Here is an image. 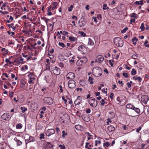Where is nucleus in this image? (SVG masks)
Instances as JSON below:
<instances>
[{
  "mask_svg": "<svg viewBox=\"0 0 149 149\" xmlns=\"http://www.w3.org/2000/svg\"><path fill=\"white\" fill-rule=\"evenodd\" d=\"M126 108L127 109H131L132 110L129 113V116H135L136 115L134 114L135 112L138 113L140 112L139 109L135 107L134 105L130 104H127V105Z\"/></svg>",
  "mask_w": 149,
  "mask_h": 149,
  "instance_id": "obj_1",
  "label": "nucleus"
},
{
  "mask_svg": "<svg viewBox=\"0 0 149 149\" xmlns=\"http://www.w3.org/2000/svg\"><path fill=\"white\" fill-rule=\"evenodd\" d=\"M92 72L95 76L99 77L102 75V71L100 68L96 67L93 68Z\"/></svg>",
  "mask_w": 149,
  "mask_h": 149,
  "instance_id": "obj_2",
  "label": "nucleus"
},
{
  "mask_svg": "<svg viewBox=\"0 0 149 149\" xmlns=\"http://www.w3.org/2000/svg\"><path fill=\"white\" fill-rule=\"evenodd\" d=\"M113 42L117 46L122 47L123 45V40L119 37H116L113 39Z\"/></svg>",
  "mask_w": 149,
  "mask_h": 149,
  "instance_id": "obj_3",
  "label": "nucleus"
},
{
  "mask_svg": "<svg viewBox=\"0 0 149 149\" xmlns=\"http://www.w3.org/2000/svg\"><path fill=\"white\" fill-rule=\"evenodd\" d=\"M88 102L90 105L93 107H96L97 104V101L95 100V98H93L88 100Z\"/></svg>",
  "mask_w": 149,
  "mask_h": 149,
  "instance_id": "obj_4",
  "label": "nucleus"
},
{
  "mask_svg": "<svg viewBox=\"0 0 149 149\" xmlns=\"http://www.w3.org/2000/svg\"><path fill=\"white\" fill-rule=\"evenodd\" d=\"M44 102L46 104H51L53 102V99L51 97H45L43 100Z\"/></svg>",
  "mask_w": 149,
  "mask_h": 149,
  "instance_id": "obj_5",
  "label": "nucleus"
},
{
  "mask_svg": "<svg viewBox=\"0 0 149 149\" xmlns=\"http://www.w3.org/2000/svg\"><path fill=\"white\" fill-rule=\"evenodd\" d=\"M78 49L79 51L81 52L82 54H85L87 51L86 48L84 45H80L78 47Z\"/></svg>",
  "mask_w": 149,
  "mask_h": 149,
  "instance_id": "obj_6",
  "label": "nucleus"
},
{
  "mask_svg": "<svg viewBox=\"0 0 149 149\" xmlns=\"http://www.w3.org/2000/svg\"><path fill=\"white\" fill-rule=\"evenodd\" d=\"M68 84L69 88H74L76 86L75 82L73 80H69L68 82Z\"/></svg>",
  "mask_w": 149,
  "mask_h": 149,
  "instance_id": "obj_7",
  "label": "nucleus"
},
{
  "mask_svg": "<svg viewBox=\"0 0 149 149\" xmlns=\"http://www.w3.org/2000/svg\"><path fill=\"white\" fill-rule=\"evenodd\" d=\"M55 133V131L53 129H47L45 132V134L46 135L49 136L51 135L54 134Z\"/></svg>",
  "mask_w": 149,
  "mask_h": 149,
  "instance_id": "obj_8",
  "label": "nucleus"
},
{
  "mask_svg": "<svg viewBox=\"0 0 149 149\" xmlns=\"http://www.w3.org/2000/svg\"><path fill=\"white\" fill-rule=\"evenodd\" d=\"M141 100L144 103L146 104L148 100V96L146 95H142L141 97Z\"/></svg>",
  "mask_w": 149,
  "mask_h": 149,
  "instance_id": "obj_9",
  "label": "nucleus"
},
{
  "mask_svg": "<svg viewBox=\"0 0 149 149\" xmlns=\"http://www.w3.org/2000/svg\"><path fill=\"white\" fill-rule=\"evenodd\" d=\"M75 77L74 74L72 72H69L66 75V78L67 79L72 80Z\"/></svg>",
  "mask_w": 149,
  "mask_h": 149,
  "instance_id": "obj_10",
  "label": "nucleus"
},
{
  "mask_svg": "<svg viewBox=\"0 0 149 149\" xmlns=\"http://www.w3.org/2000/svg\"><path fill=\"white\" fill-rule=\"evenodd\" d=\"M103 56L102 55H99L97 56V59L95 60V62L99 63H101L104 60Z\"/></svg>",
  "mask_w": 149,
  "mask_h": 149,
  "instance_id": "obj_11",
  "label": "nucleus"
},
{
  "mask_svg": "<svg viewBox=\"0 0 149 149\" xmlns=\"http://www.w3.org/2000/svg\"><path fill=\"white\" fill-rule=\"evenodd\" d=\"M52 71L56 75H59L60 73V68L56 67L53 68Z\"/></svg>",
  "mask_w": 149,
  "mask_h": 149,
  "instance_id": "obj_12",
  "label": "nucleus"
},
{
  "mask_svg": "<svg viewBox=\"0 0 149 149\" xmlns=\"http://www.w3.org/2000/svg\"><path fill=\"white\" fill-rule=\"evenodd\" d=\"M118 102V103L121 105H123L125 104V100L124 99H120V97H117L116 98Z\"/></svg>",
  "mask_w": 149,
  "mask_h": 149,
  "instance_id": "obj_13",
  "label": "nucleus"
},
{
  "mask_svg": "<svg viewBox=\"0 0 149 149\" xmlns=\"http://www.w3.org/2000/svg\"><path fill=\"white\" fill-rule=\"evenodd\" d=\"M44 148L45 149H53V145L50 142H47Z\"/></svg>",
  "mask_w": 149,
  "mask_h": 149,
  "instance_id": "obj_14",
  "label": "nucleus"
},
{
  "mask_svg": "<svg viewBox=\"0 0 149 149\" xmlns=\"http://www.w3.org/2000/svg\"><path fill=\"white\" fill-rule=\"evenodd\" d=\"M82 102V98L79 96L77 97V99L74 101V103L75 104L79 105Z\"/></svg>",
  "mask_w": 149,
  "mask_h": 149,
  "instance_id": "obj_15",
  "label": "nucleus"
},
{
  "mask_svg": "<svg viewBox=\"0 0 149 149\" xmlns=\"http://www.w3.org/2000/svg\"><path fill=\"white\" fill-rule=\"evenodd\" d=\"M107 130L109 132L113 133L114 132L115 128L113 125H111L108 126Z\"/></svg>",
  "mask_w": 149,
  "mask_h": 149,
  "instance_id": "obj_16",
  "label": "nucleus"
},
{
  "mask_svg": "<svg viewBox=\"0 0 149 149\" xmlns=\"http://www.w3.org/2000/svg\"><path fill=\"white\" fill-rule=\"evenodd\" d=\"M10 115L8 113H4L1 116V118L3 120H6L8 118H9Z\"/></svg>",
  "mask_w": 149,
  "mask_h": 149,
  "instance_id": "obj_17",
  "label": "nucleus"
},
{
  "mask_svg": "<svg viewBox=\"0 0 149 149\" xmlns=\"http://www.w3.org/2000/svg\"><path fill=\"white\" fill-rule=\"evenodd\" d=\"M33 137L31 136H30L28 139L26 140V144L29 142H33Z\"/></svg>",
  "mask_w": 149,
  "mask_h": 149,
  "instance_id": "obj_18",
  "label": "nucleus"
},
{
  "mask_svg": "<svg viewBox=\"0 0 149 149\" xmlns=\"http://www.w3.org/2000/svg\"><path fill=\"white\" fill-rule=\"evenodd\" d=\"M14 24L13 23L7 24V26L9 27V28H12L13 31L15 30L16 29V25L15 26H14Z\"/></svg>",
  "mask_w": 149,
  "mask_h": 149,
  "instance_id": "obj_19",
  "label": "nucleus"
},
{
  "mask_svg": "<svg viewBox=\"0 0 149 149\" xmlns=\"http://www.w3.org/2000/svg\"><path fill=\"white\" fill-rule=\"evenodd\" d=\"M52 8V6H49L48 8V9H47V15H52V13L51 12V8Z\"/></svg>",
  "mask_w": 149,
  "mask_h": 149,
  "instance_id": "obj_20",
  "label": "nucleus"
},
{
  "mask_svg": "<svg viewBox=\"0 0 149 149\" xmlns=\"http://www.w3.org/2000/svg\"><path fill=\"white\" fill-rule=\"evenodd\" d=\"M35 78L34 77H33L32 78H31L29 79V80L28 81V83L29 84H32L34 83V81L35 80Z\"/></svg>",
  "mask_w": 149,
  "mask_h": 149,
  "instance_id": "obj_21",
  "label": "nucleus"
},
{
  "mask_svg": "<svg viewBox=\"0 0 149 149\" xmlns=\"http://www.w3.org/2000/svg\"><path fill=\"white\" fill-rule=\"evenodd\" d=\"M75 128L78 130H81L83 129V127L79 125H75Z\"/></svg>",
  "mask_w": 149,
  "mask_h": 149,
  "instance_id": "obj_22",
  "label": "nucleus"
},
{
  "mask_svg": "<svg viewBox=\"0 0 149 149\" xmlns=\"http://www.w3.org/2000/svg\"><path fill=\"white\" fill-rule=\"evenodd\" d=\"M14 63H15V65L17 66L19 65L21 63V62L18 59H15L14 60Z\"/></svg>",
  "mask_w": 149,
  "mask_h": 149,
  "instance_id": "obj_23",
  "label": "nucleus"
},
{
  "mask_svg": "<svg viewBox=\"0 0 149 149\" xmlns=\"http://www.w3.org/2000/svg\"><path fill=\"white\" fill-rule=\"evenodd\" d=\"M133 79L135 80H138L139 82H141L142 80V79L140 77H136V76H134L133 77Z\"/></svg>",
  "mask_w": 149,
  "mask_h": 149,
  "instance_id": "obj_24",
  "label": "nucleus"
},
{
  "mask_svg": "<svg viewBox=\"0 0 149 149\" xmlns=\"http://www.w3.org/2000/svg\"><path fill=\"white\" fill-rule=\"evenodd\" d=\"M94 42L92 40L91 38H89L88 39V45L93 46L94 45Z\"/></svg>",
  "mask_w": 149,
  "mask_h": 149,
  "instance_id": "obj_25",
  "label": "nucleus"
},
{
  "mask_svg": "<svg viewBox=\"0 0 149 149\" xmlns=\"http://www.w3.org/2000/svg\"><path fill=\"white\" fill-rule=\"evenodd\" d=\"M143 1L141 0L140 1H136L134 2L135 4L136 5H142L143 4Z\"/></svg>",
  "mask_w": 149,
  "mask_h": 149,
  "instance_id": "obj_26",
  "label": "nucleus"
},
{
  "mask_svg": "<svg viewBox=\"0 0 149 149\" xmlns=\"http://www.w3.org/2000/svg\"><path fill=\"white\" fill-rule=\"evenodd\" d=\"M14 140L17 142L18 146H20L22 144V142L19 140L17 139L16 138H15Z\"/></svg>",
  "mask_w": 149,
  "mask_h": 149,
  "instance_id": "obj_27",
  "label": "nucleus"
},
{
  "mask_svg": "<svg viewBox=\"0 0 149 149\" xmlns=\"http://www.w3.org/2000/svg\"><path fill=\"white\" fill-rule=\"evenodd\" d=\"M22 125L21 123H19L16 125V128L18 129H21L22 127Z\"/></svg>",
  "mask_w": 149,
  "mask_h": 149,
  "instance_id": "obj_28",
  "label": "nucleus"
},
{
  "mask_svg": "<svg viewBox=\"0 0 149 149\" xmlns=\"http://www.w3.org/2000/svg\"><path fill=\"white\" fill-rule=\"evenodd\" d=\"M20 109L21 110L22 112L23 113L25 112L27 110V109L26 108L23 107H20Z\"/></svg>",
  "mask_w": 149,
  "mask_h": 149,
  "instance_id": "obj_29",
  "label": "nucleus"
},
{
  "mask_svg": "<svg viewBox=\"0 0 149 149\" xmlns=\"http://www.w3.org/2000/svg\"><path fill=\"white\" fill-rule=\"evenodd\" d=\"M69 39L71 41H74L76 40L77 39V38L74 37H69Z\"/></svg>",
  "mask_w": 149,
  "mask_h": 149,
  "instance_id": "obj_30",
  "label": "nucleus"
},
{
  "mask_svg": "<svg viewBox=\"0 0 149 149\" xmlns=\"http://www.w3.org/2000/svg\"><path fill=\"white\" fill-rule=\"evenodd\" d=\"M84 61L81 60H78L77 62V64L79 65H82Z\"/></svg>",
  "mask_w": 149,
  "mask_h": 149,
  "instance_id": "obj_31",
  "label": "nucleus"
},
{
  "mask_svg": "<svg viewBox=\"0 0 149 149\" xmlns=\"http://www.w3.org/2000/svg\"><path fill=\"white\" fill-rule=\"evenodd\" d=\"M136 73V71L134 68H133L131 71V74L132 75H135Z\"/></svg>",
  "mask_w": 149,
  "mask_h": 149,
  "instance_id": "obj_32",
  "label": "nucleus"
},
{
  "mask_svg": "<svg viewBox=\"0 0 149 149\" xmlns=\"http://www.w3.org/2000/svg\"><path fill=\"white\" fill-rule=\"evenodd\" d=\"M144 23H141V26H140V29H141L142 31H144Z\"/></svg>",
  "mask_w": 149,
  "mask_h": 149,
  "instance_id": "obj_33",
  "label": "nucleus"
},
{
  "mask_svg": "<svg viewBox=\"0 0 149 149\" xmlns=\"http://www.w3.org/2000/svg\"><path fill=\"white\" fill-rule=\"evenodd\" d=\"M73 6L72 5H71L70 6H69L68 7V10L69 11V12H71V11L72 9H73Z\"/></svg>",
  "mask_w": 149,
  "mask_h": 149,
  "instance_id": "obj_34",
  "label": "nucleus"
},
{
  "mask_svg": "<svg viewBox=\"0 0 149 149\" xmlns=\"http://www.w3.org/2000/svg\"><path fill=\"white\" fill-rule=\"evenodd\" d=\"M93 78L91 77H89L88 80L90 82V84H92L93 83Z\"/></svg>",
  "mask_w": 149,
  "mask_h": 149,
  "instance_id": "obj_35",
  "label": "nucleus"
},
{
  "mask_svg": "<svg viewBox=\"0 0 149 149\" xmlns=\"http://www.w3.org/2000/svg\"><path fill=\"white\" fill-rule=\"evenodd\" d=\"M58 45L62 48H64L65 47V45L63 42H59Z\"/></svg>",
  "mask_w": 149,
  "mask_h": 149,
  "instance_id": "obj_36",
  "label": "nucleus"
},
{
  "mask_svg": "<svg viewBox=\"0 0 149 149\" xmlns=\"http://www.w3.org/2000/svg\"><path fill=\"white\" fill-rule=\"evenodd\" d=\"M110 145V144L108 142H107L106 143H103V146L104 147H108V146H109Z\"/></svg>",
  "mask_w": 149,
  "mask_h": 149,
  "instance_id": "obj_37",
  "label": "nucleus"
},
{
  "mask_svg": "<svg viewBox=\"0 0 149 149\" xmlns=\"http://www.w3.org/2000/svg\"><path fill=\"white\" fill-rule=\"evenodd\" d=\"M79 83L82 86H84L85 85V82L83 80H80L79 81Z\"/></svg>",
  "mask_w": 149,
  "mask_h": 149,
  "instance_id": "obj_38",
  "label": "nucleus"
},
{
  "mask_svg": "<svg viewBox=\"0 0 149 149\" xmlns=\"http://www.w3.org/2000/svg\"><path fill=\"white\" fill-rule=\"evenodd\" d=\"M138 56V55L137 54L136 55L133 54L131 56V58L134 59H136L137 58Z\"/></svg>",
  "mask_w": 149,
  "mask_h": 149,
  "instance_id": "obj_39",
  "label": "nucleus"
},
{
  "mask_svg": "<svg viewBox=\"0 0 149 149\" xmlns=\"http://www.w3.org/2000/svg\"><path fill=\"white\" fill-rule=\"evenodd\" d=\"M130 16L131 17H134L135 18H136L137 17L136 14L134 13H132Z\"/></svg>",
  "mask_w": 149,
  "mask_h": 149,
  "instance_id": "obj_40",
  "label": "nucleus"
},
{
  "mask_svg": "<svg viewBox=\"0 0 149 149\" xmlns=\"http://www.w3.org/2000/svg\"><path fill=\"white\" fill-rule=\"evenodd\" d=\"M79 24L80 26L81 27H83L85 25V24L83 22H80L79 21Z\"/></svg>",
  "mask_w": 149,
  "mask_h": 149,
  "instance_id": "obj_41",
  "label": "nucleus"
},
{
  "mask_svg": "<svg viewBox=\"0 0 149 149\" xmlns=\"http://www.w3.org/2000/svg\"><path fill=\"white\" fill-rule=\"evenodd\" d=\"M59 147L61 149H65V147L64 145H60L59 146Z\"/></svg>",
  "mask_w": 149,
  "mask_h": 149,
  "instance_id": "obj_42",
  "label": "nucleus"
},
{
  "mask_svg": "<svg viewBox=\"0 0 149 149\" xmlns=\"http://www.w3.org/2000/svg\"><path fill=\"white\" fill-rule=\"evenodd\" d=\"M42 19L44 20L46 22V24L47 23L48 20H49L48 19H47L45 17H42Z\"/></svg>",
  "mask_w": 149,
  "mask_h": 149,
  "instance_id": "obj_43",
  "label": "nucleus"
},
{
  "mask_svg": "<svg viewBox=\"0 0 149 149\" xmlns=\"http://www.w3.org/2000/svg\"><path fill=\"white\" fill-rule=\"evenodd\" d=\"M79 33L82 36L85 37L86 36V34L83 31L80 32Z\"/></svg>",
  "mask_w": 149,
  "mask_h": 149,
  "instance_id": "obj_44",
  "label": "nucleus"
},
{
  "mask_svg": "<svg viewBox=\"0 0 149 149\" xmlns=\"http://www.w3.org/2000/svg\"><path fill=\"white\" fill-rule=\"evenodd\" d=\"M127 27H126L123 29L121 30V32L122 33H125L126 32V31H127Z\"/></svg>",
  "mask_w": 149,
  "mask_h": 149,
  "instance_id": "obj_45",
  "label": "nucleus"
},
{
  "mask_svg": "<svg viewBox=\"0 0 149 149\" xmlns=\"http://www.w3.org/2000/svg\"><path fill=\"white\" fill-rule=\"evenodd\" d=\"M62 133H63V134L62 135V136L63 138H64L65 137V135H67V133H65V131L64 130H63V131H62Z\"/></svg>",
  "mask_w": 149,
  "mask_h": 149,
  "instance_id": "obj_46",
  "label": "nucleus"
},
{
  "mask_svg": "<svg viewBox=\"0 0 149 149\" xmlns=\"http://www.w3.org/2000/svg\"><path fill=\"white\" fill-rule=\"evenodd\" d=\"M33 73L31 72H29L28 75V76L29 77V79L30 78H32V76H33Z\"/></svg>",
  "mask_w": 149,
  "mask_h": 149,
  "instance_id": "obj_47",
  "label": "nucleus"
},
{
  "mask_svg": "<svg viewBox=\"0 0 149 149\" xmlns=\"http://www.w3.org/2000/svg\"><path fill=\"white\" fill-rule=\"evenodd\" d=\"M87 134H88V135L89 136L88 137V140H90V139L91 138V137L92 136V135H91L89 133V132H88L87 133Z\"/></svg>",
  "mask_w": 149,
  "mask_h": 149,
  "instance_id": "obj_48",
  "label": "nucleus"
},
{
  "mask_svg": "<svg viewBox=\"0 0 149 149\" xmlns=\"http://www.w3.org/2000/svg\"><path fill=\"white\" fill-rule=\"evenodd\" d=\"M44 136H45V135H44V134H43V133L42 134H41L40 135V137H39V138L40 139H44Z\"/></svg>",
  "mask_w": 149,
  "mask_h": 149,
  "instance_id": "obj_49",
  "label": "nucleus"
},
{
  "mask_svg": "<svg viewBox=\"0 0 149 149\" xmlns=\"http://www.w3.org/2000/svg\"><path fill=\"white\" fill-rule=\"evenodd\" d=\"M105 101L103 99H102V100L100 101L101 104L102 106H103L105 104Z\"/></svg>",
  "mask_w": 149,
  "mask_h": 149,
  "instance_id": "obj_50",
  "label": "nucleus"
},
{
  "mask_svg": "<svg viewBox=\"0 0 149 149\" xmlns=\"http://www.w3.org/2000/svg\"><path fill=\"white\" fill-rule=\"evenodd\" d=\"M123 75L125 78H127L128 77L127 73H125L123 72Z\"/></svg>",
  "mask_w": 149,
  "mask_h": 149,
  "instance_id": "obj_51",
  "label": "nucleus"
},
{
  "mask_svg": "<svg viewBox=\"0 0 149 149\" xmlns=\"http://www.w3.org/2000/svg\"><path fill=\"white\" fill-rule=\"evenodd\" d=\"M95 146H97V143H98L99 144H100L101 143V141H97L96 140V141H95Z\"/></svg>",
  "mask_w": 149,
  "mask_h": 149,
  "instance_id": "obj_52",
  "label": "nucleus"
},
{
  "mask_svg": "<svg viewBox=\"0 0 149 149\" xmlns=\"http://www.w3.org/2000/svg\"><path fill=\"white\" fill-rule=\"evenodd\" d=\"M141 128L142 127L141 126L139 127L138 129H136V132H137L139 133V131L141 130Z\"/></svg>",
  "mask_w": 149,
  "mask_h": 149,
  "instance_id": "obj_53",
  "label": "nucleus"
},
{
  "mask_svg": "<svg viewBox=\"0 0 149 149\" xmlns=\"http://www.w3.org/2000/svg\"><path fill=\"white\" fill-rule=\"evenodd\" d=\"M56 35L58 36V38H59V39H61V36L60 35V34L59 31H58L57 32Z\"/></svg>",
  "mask_w": 149,
  "mask_h": 149,
  "instance_id": "obj_54",
  "label": "nucleus"
},
{
  "mask_svg": "<svg viewBox=\"0 0 149 149\" xmlns=\"http://www.w3.org/2000/svg\"><path fill=\"white\" fill-rule=\"evenodd\" d=\"M114 95V94L112 93H110V97L111 100H113V96Z\"/></svg>",
  "mask_w": 149,
  "mask_h": 149,
  "instance_id": "obj_55",
  "label": "nucleus"
},
{
  "mask_svg": "<svg viewBox=\"0 0 149 149\" xmlns=\"http://www.w3.org/2000/svg\"><path fill=\"white\" fill-rule=\"evenodd\" d=\"M138 40V39L136 37H134V38L132 39V41L134 42V41H137Z\"/></svg>",
  "mask_w": 149,
  "mask_h": 149,
  "instance_id": "obj_56",
  "label": "nucleus"
},
{
  "mask_svg": "<svg viewBox=\"0 0 149 149\" xmlns=\"http://www.w3.org/2000/svg\"><path fill=\"white\" fill-rule=\"evenodd\" d=\"M86 112L87 113H91V110L90 109H86Z\"/></svg>",
  "mask_w": 149,
  "mask_h": 149,
  "instance_id": "obj_57",
  "label": "nucleus"
},
{
  "mask_svg": "<svg viewBox=\"0 0 149 149\" xmlns=\"http://www.w3.org/2000/svg\"><path fill=\"white\" fill-rule=\"evenodd\" d=\"M68 33L66 31H64L63 32L62 34L64 36H65L67 34H68Z\"/></svg>",
  "mask_w": 149,
  "mask_h": 149,
  "instance_id": "obj_58",
  "label": "nucleus"
},
{
  "mask_svg": "<svg viewBox=\"0 0 149 149\" xmlns=\"http://www.w3.org/2000/svg\"><path fill=\"white\" fill-rule=\"evenodd\" d=\"M127 85L128 88H130L131 86V85L130 83H129V82H127Z\"/></svg>",
  "mask_w": 149,
  "mask_h": 149,
  "instance_id": "obj_59",
  "label": "nucleus"
},
{
  "mask_svg": "<svg viewBox=\"0 0 149 149\" xmlns=\"http://www.w3.org/2000/svg\"><path fill=\"white\" fill-rule=\"evenodd\" d=\"M62 99L64 101L65 103V104L67 102V100L66 99H65V97L63 96L62 97Z\"/></svg>",
  "mask_w": 149,
  "mask_h": 149,
  "instance_id": "obj_60",
  "label": "nucleus"
},
{
  "mask_svg": "<svg viewBox=\"0 0 149 149\" xmlns=\"http://www.w3.org/2000/svg\"><path fill=\"white\" fill-rule=\"evenodd\" d=\"M57 2H54L52 3L53 5L54 6V7H55L56 8V5L57 4Z\"/></svg>",
  "mask_w": 149,
  "mask_h": 149,
  "instance_id": "obj_61",
  "label": "nucleus"
},
{
  "mask_svg": "<svg viewBox=\"0 0 149 149\" xmlns=\"http://www.w3.org/2000/svg\"><path fill=\"white\" fill-rule=\"evenodd\" d=\"M135 21V20L134 19H131L130 21V23L131 24L132 22L134 23Z\"/></svg>",
  "mask_w": 149,
  "mask_h": 149,
  "instance_id": "obj_62",
  "label": "nucleus"
},
{
  "mask_svg": "<svg viewBox=\"0 0 149 149\" xmlns=\"http://www.w3.org/2000/svg\"><path fill=\"white\" fill-rule=\"evenodd\" d=\"M59 65L61 67H63L64 66L63 64L62 63H59Z\"/></svg>",
  "mask_w": 149,
  "mask_h": 149,
  "instance_id": "obj_63",
  "label": "nucleus"
},
{
  "mask_svg": "<svg viewBox=\"0 0 149 149\" xmlns=\"http://www.w3.org/2000/svg\"><path fill=\"white\" fill-rule=\"evenodd\" d=\"M107 6V5L106 4H105L103 5V10H105V8Z\"/></svg>",
  "mask_w": 149,
  "mask_h": 149,
  "instance_id": "obj_64",
  "label": "nucleus"
}]
</instances>
